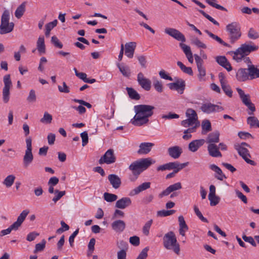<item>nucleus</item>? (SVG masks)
<instances>
[{"label": "nucleus", "mask_w": 259, "mask_h": 259, "mask_svg": "<svg viewBox=\"0 0 259 259\" xmlns=\"http://www.w3.org/2000/svg\"><path fill=\"white\" fill-rule=\"evenodd\" d=\"M155 107L149 105L141 104L134 106L136 113L131 122L135 126H140L147 124L149 118L153 115Z\"/></svg>", "instance_id": "nucleus-1"}, {"label": "nucleus", "mask_w": 259, "mask_h": 259, "mask_svg": "<svg viewBox=\"0 0 259 259\" xmlns=\"http://www.w3.org/2000/svg\"><path fill=\"white\" fill-rule=\"evenodd\" d=\"M155 162V160L151 158H141L132 162L128 168L133 175L137 178L144 170Z\"/></svg>", "instance_id": "nucleus-2"}, {"label": "nucleus", "mask_w": 259, "mask_h": 259, "mask_svg": "<svg viewBox=\"0 0 259 259\" xmlns=\"http://www.w3.org/2000/svg\"><path fill=\"white\" fill-rule=\"evenodd\" d=\"M163 244L166 249H172L178 255L180 254V245L177 242V237L174 232L169 231L164 235Z\"/></svg>", "instance_id": "nucleus-3"}, {"label": "nucleus", "mask_w": 259, "mask_h": 259, "mask_svg": "<svg viewBox=\"0 0 259 259\" xmlns=\"http://www.w3.org/2000/svg\"><path fill=\"white\" fill-rule=\"evenodd\" d=\"M258 47L257 46H251L248 44H242L240 48L235 51H232L231 53L233 54V58L237 62H240L242 58L248 55L252 52L257 50Z\"/></svg>", "instance_id": "nucleus-4"}, {"label": "nucleus", "mask_w": 259, "mask_h": 259, "mask_svg": "<svg viewBox=\"0 0 259 259\" xmlns=\"http://www.w3.org/2000/svg\"><path fill=\"white\" fill-rule=\"evenodd\" d=\"M226 31L231 44H233L241 36V28L239 24L236 22H232L226 26Z\"/></svg>", "instance_id": "nucleus-5"}, {"label": "nucleus", "mask_w": 259, "mask_h": 259, "mask_svg": "<svg viewBox=\"0 0 259 259\" xmlns=\"http://www.w3.org/2000/svg\"><path fill=\"white\" fill-rule=\"evenodd\" d=\"M10 12L5 10L1 17V23L0 25V34H5L10 33L13 31L14 27L13 22H9Z\"/></svg>", "instance_id": "nucleus-6"}, {"label": "nucleus", "mask_w": 259, "mask_h": 259, "mask_svg": "<svg viewBox=\"0 0 259 259\" xmlns=\"http://www.w3.org/2000/svg\"><path fill=\"white\" fill-rule=\"evenodd\" d=\"M236 90L243 104L251 111L248 112V114L249 115L253 114V112L255 111V107L254 104L250 100V95L249 94H245L244 91L239 88H237Z\"/></svg>", "instance_id": "nucleus-7"}, {"label": "nucleus", "mask_w": 259, "mask_h": 259, "mask_svg": "<svg viewBox=\"0 0 259 259\" xmlns=\"http://www.w3.org/2000/svg\"><path fill=\"white\" fill-rule=\"evenodd\" d=\"M26 150L23 157V165L26 168L32 162L33 156L32 153V139L28 137L26 139Z\"/></svg>", "instance_id": "nucleus-8"}, {"label": "nucleus", "mask_w": 259, "mask_h": 259, "mask_svg": "<svg viewBox=\"0 0 259 259\" xmlns=\"http://www.w3.org/2000/svg\"><path fill=\"white\" fill-rule=\"evenodd\" d=\"M4 87L3 90V99L5 103L9 101L10 99V89L12 85V83L10 78V75L7 74L4 77Z\"/></svg>", "instance_id": "nucleus-9"}, {"label": "nucleus", "mask_w": 259, "mask_h": 259, "mask_svg": "<svg viewBox=\"0 0 259 259\" xmlns=\"http://www.w3.org/2000/svg\"><path fill=\"white\" fill-rule=\"evenodd\" d=\"M235 149L238 151L239 155L242 157L246 162L251 165H256V163L255 161L248 158V157H250L251 155L249 154V151L245 147L241 146H235Z\"/></svg>", "instance_id": "nucleus-10"}, {"label": "nucleus", "mask_w": 259, "mask_h": 259, "mask_svg": "<svg viewBox=\"0 0 259 259\" xmlns=\"http://www.w3.org/2000/svg\"><path fill=\"white\" fill-rule=\"evenodd\" d=\"M116 157L114 154V150L112 149L108 150L99 160L100 164H112L115 162Z\"/></svg>", "instance_id": "nucleus-11"}, {"label": "nucleus", "mask_w": 259, "mask_h": 259, "mask_svg": "<svg viewBox=\"0 0 259 259\" xmlns=\"http://www.w3.org/2000/svg\"><path fill=\"white\" fill-rule=\"evenodd\" d=\"M187 165L188 162L180 163L178 161L170 162L158 166L157 167V170L164 171L165 170H175L177 168H180L181 166H183V167H185Z\"/></svg>", "instance_id": "nucleus-12"}, {"label": "nucleus", "mask_w": 259, "mask_h": 259, "mask_svg": "<svg viewBox=\"0 0 259 259\" xmlns=\"http://www.w3.org/2000/svg\"><path fill=\"white\" fill-rule=\"evenodd\" d=\"M201 111L206 114H210L212 112H220L224 110L222 106L212 104L211 103H206L202 104L200 107Z\"/></svg>", "instance_id": "nucleus-13"}, {"label": "nucleus", "mask_w": 259, "mask_h": 259, "mask_svg": "<svg viewBox=\"0 0 259 259\" xmlns=\"http://www.w3.org/2000/svg\"><path fill=\"white\" fill-rule=\"evenodd\" d=\"M167 86L171 90L177 91L180 94H182L185 89L186 83L182 79H178L175 82L169 83Z\"/></svg>", "instance_id": "nucleus-14"}, {"label": "nucleus", "mask_w": 259, "mask_h": 259, "mask_svg": "<svg viewBox=\"0 0 259 259\" xmlns=\"http://www.w3.org/2000/svg\"><path fill=\"white\" fill-rule=\"evenodd\" d=\"M164 32L165 33L178 41H181L182 42L186 41V38L184 35L176 29L172 28H166L165 29Z\"/></svg>", "instance_id": "nucleus-15"}, {"label": "nucleus", "mask_w": 259, "mask_h": 259, "mask_svg": "<svg viewBox=\"0 0 259 259\" xmlns=\"http://www.w3.org/2000/svg\"><path fill=\"white\" fill-rule=\"evenodd\" d=\"M194 56L197 65L198 71L199 72L198 76L199 79L201 80L202 78L204 77L206 75L205 69L203 66V61L201 57L197 54H194Z\"/></svg>", "instance_id": "nucleus-16"}, {"label": "nucleus", "mask_w": 259, "mask_h": 259, "mask_svg": "<svg viewBox=\"0 0 259 259\" xmlns=\"http://www.w3.org/2000/svg\"><path fill=\"white\" fill-rule=\"evenodd\" d=\"M137 81L141 87L146 91H149L151 89V81L144 77L142 72H140L137 75Z\"/></svg>", "instance_id": "nucleus-17"}, {"label": "nucleus", "mask_w": 259, "mask_h": 259, "mask_svg": "<svg viewBox=\"0 0 259 259\" xmlns=\"http://www.w3.org/2000/svg\"><path fill=\"white\" fill-rule=\"evenodd\" d=\"M182 188V185L180 182L175 183L169 186L165 190H163L159 194V197L162 198L164 196L168 195L170 193L180 190Z\"/></svg>", "instance_id": "nucleus-18"}, {"label": "nucleus", "mask_w": 259, "mask_h": 259, "mask_svg": "<svg viewBox=\"0 0 259 259\" xmlns=\"http://www.w3.org/2000/svg\"><path fill=\"white\" fill-rule=\"evenodd\" d=\"M136 48L135 42H126L125 44V55L129 58H132L134 56L135 50Z\"/></svg>", "instance_id": "nucleus-19"}, {"label": "nucleus", "mask_w": 259, "mask_h": 259, "mask_svg": "<svg viewBox=\"0 0 259 259\" xmlns=\"http://www.w3.org/2000/svg\"><path fill=\"white\" fill-rule=\"evenodd\" d=\"M108 179L113 188L117 189L120 187L121 184V181L117 175L110 174L108 176Z\"/></svg>", "instance_id": "nucleus-20"}, {"label": "nucleus", "mask_w": 259, "mask_h": 259, "mask_svg": "<svg viewBox=\"0 0 259 259\" xmlns=\"http://www.w3.org/2000/svg\"><path fill=\"white\" fill-rule=\"evenodd\" d=\"M168 155L174 159L178 158L182 153V149L179 146H175L168 148Z\"/></svg>", "instance_id": "nucleus-21"}, {"label": "nucleus", "mask_w": 259, "mask_h": 259, "mask_svg": "<svg viewBox=\"0 0 259 259\" xmlns=\"http://www.w3.org/2000/svg\"><path fill=\"white\" fill-rule=\"evenodd\" d=\"M248 69L240 68L236 73V78L239 81H245L249 79Z\"/></svg>", "instance_id": "nucleus-22"}, {"label": "nucleus", "mask_w": 259, "mask_h": 259, "mask_svg": "<svg viewBox=\"0 0 259 259\" xmlns=\"http://www.w3.org/2000/svg\"><path fill=\"white\" fill-rule=\"evenodd\" d=\"M205 143L204 139H199L193 140L191 142L188 146L189 150L193 152H195L202 146Z\"/></svg>", "instance_id": "nucleus-23"}, {"label": "nucleus", "mask_w": 259, "mask_h": 259, "mask_svg": "<svg viewBox=\"0 0 259 259\" xmlns=\"http://www.w3.org/2000/svg\"><path fill=\"white\" fill-rule=\"evenodd\" d=\"M215 60L220 65L225 68L227 71H230L232 70L230 63L228 61L225 56H217Z\"/></svg>", "instance_id": "nucleus-24"}, {"label": "nucleus", "mask_w": 259, "mask_h": 259, "mask_svg": "<svg viewBox=\"0 0 259 259\" xmlns=\"http://www.w3.org/2000/svg\"><path fill=\"white\" fill-rule=\"evenodd\" d=\"M132 204V200L129 197H123L116 202L115 207L120 209H124Z\"/></svg>", "instance_id": "nucleus-25"}, {"label": "nucleus", "mask_w": 259, "mask_h": 259, "mask_svg": "<svg viewBox=\"0 0 259 259\" xmlns=\"http://www.w3.org/2000/svg\"><path fill=\"white\" fill-rule=\"evenodd\" d=\"M207 150L210 156L213 157H220L222 155L219 151V148L214 144H209L207 146Z\"/></svg>", "instance_id": "nucleus-26"}, {"label": "nucleus", "mask_w": 259, "mask_h": 259, "mask_svg": "<svg viewBox=\"0 0 259 259\" xmlns=\"http://www.w3.org/2000/svg\"><path fill=\"white\" fill-rule=\"evenodd\" d=\"M154 145L152 143H142L139 146V149L137 151L139 154H146L151 150V148Z\"/></svg>", "instance_id": "nucleus-27"}, {"label": "nucleus", "mask_w": 259, "mask_h": 259, "mask_svg": "<svg viewBox=\"0 0 259 259\" xmlns=\"http://www.w3.org/2000/svg\"><path fill=\"white\" fill-rule=\"evenodd\" d=\"M151 183L150 182H145L135 188L131 191L130 195L134 196L138 194L141 192L146 190L150 187Z\"/></svg>", "instance_id": "nucleus-28"}, {"label": "nucleus", "mask_w": 259, "mask_h": 259, "mask_svg": "<svg viewBox=\"0 0 259 259\" xmlns=\"http://www.w3.org/2000/svg\"><path fill=\"white\" fill-rule=\"evenodd\" d=\"M209 168L217 174V175H215L214 177L218 180L223 181L224 179L227 178L226 176L223 174L222 169L215 164H210Z\"/></svg>", "instance_id": "nucleus-29"}, {"label": "nucleus", "mask_w": 259, "mask_h": 259, "mask_svg": "<svg viewBox=\"0 0 259 259\" xmlns=\"http://www.w3.org/2000/svg\"><path fill=\"white\" fill-rule=\"evenodd\" d=\"M112 228L117 232H122L125 228V224L122 220H116L114 221L111 224Z\"/></svg>", "instance_id": "nucleus-30"}, {"label": "nucleus", "mask_w": 259, "mask_h": 259, "mask_svg": "<svg viewBox=\"0 0 259 259\" xmlns=\"http://www.w3.org/2000/svg\"><path fill=\"white\" fill-rule=\"evenodd\" d=\"M29 213V210L28 209H25L22 211V212L20 214V215L18 216L17 221L15 222L13 224L18 228L21 226L22 224L25 220V218H26L27 215Z\"/></svg>", "instance_id": "nucleus-31"}, {"label": "nucleus", "mask_w": 259, "mask_h": 259, "mask_svg": "<svg viewBox=\"0 0 259 259\" xmlns=\"http://www.w3.org/2000/svg\"><path fill=\"white\" fill-rule=\"evenodd\" d=\"M220 133L218 131H215L212 133H210L206 139V142L207 143L214 144L215 143H218L220 139Z\"/></svg>", "instance_id": "nucleus-32"}, {"label": "nucleus", "mask_w": 259, "mask_h": 259, "mask_svg": "<svg viewBox=\"0 0 259 259\" xmlns=\"http://www.w3.org/2000/svg\"><path fill=\"white\" fill-rule=\"evenodd\" d=\"M248 70L251 79L259 77V69L253 65H248Z\"/></svg>", "instance_id": "nucleus-33"}, {"label": "nucleus", "mask_w": 259, "mask_h": 259, "mask_svg": "<svg viewBox=\"0 0 259 259\" xmlns=\"http://www.w3.org/2000/svg\"><path fill=\"white\" fill-rule=\"evenodd\" d=\"M204 32L207 34L211 38H212L213 39H214L215 40H216L217 41H218V42H219L220 44L223 45L225 47H231V46H230V45L225 42L224 41H223L222 38H221L220 37H219L218 36L213 34L212 32H211L210 31H209V30H207V29H205L204 30Z\"/></svg>", "instance_id": "nucleus-34"}, {"label": "nucleus", "mask_w": 259, "mask_h": 259, "mask_svg": "<svg viewBox=\"0 0 259 259\" xmlns=\"http://www.w3.org/2000/svg\"><path fill=\"white\" fill-rule=\"evenodd\" d=\"M204 32L207 34L211 38H212L213 39H214L215 40H216L217 41H218V42H219L220 44L223 45L225 47H231V46H230V45L225 42L224 41H223L222 38H221L220 37H219L218 36L213 34L212 32H211L210 31H209V30H207V29H205L204 30Z\"/></svg>", "instance_id": "nucleus-35"}, {"label": "nucleus", "mask_w": 259, "mask_h": 259, "mask_svg": "<svg viewBox=\"0 0 259 259\" xmlns=\"http://www.w3.org/2000/svg\"><path fill=\"white\" fill-rule=\"evenodd\" d=\"M26 2H24L17 8L15 12V16L17 18L19 19L23 15L26 9Z\"/></svg>", "instance_id": "nucleus-36"}, {"label": "nucleus", "mask_w": 259, "mask_h": 259, "mask_svg": "<svg viewBox=\"0 0 259 259\" xmlns=\"http://www.w3.org/2000/svg\"><path fill=\"white\" fill-rule=\"evenodd\" d=\"M186 114L188 118L192 119V121L194 122H199L197 114L194 109L191 108L188 109L186 111Z\"/></svg>", "instance_id": "nucleus-37"}, {"label": "nucleus", "mask_w": 259, "mask_h": 259, "mask_svg": "<svg viewBox=\"0 0 259 259\" xmlns=\"http://www.w3.org/2000/svg\"><path fill=\"white\" fill-rule=\"evenodd\" d=\"M37 49L40 53L46 52V47L44 37H39L37 41Z\"/></svg>", "instance_id": "nucleus-38"}, {"label": "nucleus", "mask_w": 259, "mask_h": 259, "mask_svg": "<svg viewBox=\"0 0 259 259\" xmlns=\"http://www.w3.org/2000/svg\"><path fill=\"white\" fill-rule=\"evenodd\" d=\"M117 67L119 68V71L122 74L126 77H128L131 75V71L129 67L125 66L123 64L117 65Z\"/></svg>", "instance_id": "nucleus-39"}, {"label": "nucleus", "mask_w": 259, "mask_h": 259, "mask_svg": "<svg viewBox=\"0 0 259 259\" xmlns=\"http://www.w3.org/2000/svg\"><path fill=\"white\" fill-rule=\"evenodd\" d=\"M126 90L130 98L132 99L138 100L140 99V96L138 92L132 88L127 87Z\"/></svg>", "instance_id": "nucleus-40"}, {"label": "nucleus", "mask_w": 259, "mask_h": 259, "mask_svg": "<svg viewBox=\"0 0 259 259\" xmlns=\"http://www.w3.org/2000/svg\"><path fill=\"white\" fill-rule=\"evenodd\" d=\"M177 65L178 66L181 68V70L190 75H193V71L190 67H186L183 63L181 61H178L177 62Z\"/></svg>", "instance_id": "nucleus-41"}, {"label": "nucleus", "mask_w": 259, "mask_h": 259, "mask_svg": "<svg viewBox=\"0 0 259 259\" xmlns=\"http://www.w3.org/2000/svg\"><path fill=\"white\" fill-rule=\"evenodd\" d=\"M202 128L203 134H205L212 130L211 123L208 120H203L202 122Z\"/></svg>", "instance_id": "nucleus-42"}, {"label": "nucleus", "mask_w": 259, "mask_h": 259, "mask_svg": "<svg viewBox=\"0 0 259 259\" xmlns=\"http://www.w3.org/2000/svg\"><path fill=\"white\" fill-rule=\"evenodd\" d=\"M15 176L13 175L8 176L3 182V184L7 187L9 188L12 186L15 180Z\"/></svg>", "instance_id": "nucleus-43"}, {"label": "nucleus", "mask_w": 259, "mask_h": 259, "mask_svg": "<svg viewBox=\"0 0 259 259\" xmlns=\"http://www.w3.org/2000/svg\"><path fill=\"white\" fill-rule=\"evenodd\" d=\"M247 122L252 127L255 125L259 128V120L254 116H249L247 119Z\"/></svg>", "instance_id": "nucleus-44"}, {"label": "nucleus", "mask_w": 259, "mask_h": 259, "mask_svg": "<svg viewBox=\"0 0 259 259\" xmlns=\"http://www.w3.org/2000/svg\"><path fill=\"white\" fill-rule=\"evenodd\" d=\"M104 199L109 202H113L117 199V196L115 194L105 192L104 194Z\"/></svg>", "instance_id": "nucleus-45"}, {"label": "nucleus", "mask_w": 259, "mask_h": 259, "mask_svg": "<svg viewBox=\"0 0 259 259\" xmlns=\"http://www.w3.org/2000/svg\"><path fill=\"white\" fill-rule=\"evenodd\" d=\"M221 87L226 95L230 98L232 97L233 92L229 84H227L226 82L225 83H222Z\"/></svg>", "instance_id": "nucleus-46"}, {"label": "nucleus", "mask_w": 259, "mask_h": 259, "mask_svg": "<svg viewBox=\"0 0 259 259\" xmlns=\"http://www.w3.org/2000/svg\"><path fill=\"white\" fill-rule=\"evenodd\" d=\"M52 120V116L47 112H45L42 118L40 119V122L43 123H51Z\"/></svg>", "instance_id": "nucleus-47"}, {"label": "nucleus", "mask_w": 259, "mask_h": 259, "mask_svg": "<svg viewBox=\"0 0 259 259\" xmlns=\"http://www.w3.org/2000/svg\"><path fill=\"white\" fill-rule=\"evenodd\" d=\"M217 2V0L215 1H212V0H206V2L209 4L210 6H211L212 7H214L217 9L224 11H227V9H226L225 7L217 4L215 3Z\"/></svg>", "instance_id": "nucleus-48"}, {"label": "nucleus", "mask_w": 259, "mask_h": 259, "mask_svg": "<svg viewBox=\"0 0 259 259\" xmlns=\"http://www.w3.org/2000/svg\"><path fill=\"white\" fill-rule=\"evenodd\" d=\"M247 36L250 39H256L259 38V34L253 28H250L248 32Z\"/></svg>", "instance_id": "nucleus-49"}, {"label": "nucleus", "mask_w": 259, "mask_h": 259, "mask_svg": "<svg viewBox=\"0 0 259 259\" xmlns=\"http://www.w3.org/2000/svg\"><path fill=\"white\" fill-rule=\"evenodd\" d=\"M153 223V220L151 219L150 220L147 221L144 225L143 227L142 231L144 235L146 236H148L149 234V230L151 228V225Z\"/></svg>", "instance_id": "nucleus-50"}, {"label": "nucleus", "mask_w": 259, "mask_h": 259, "mask_svg": "<svg viewBox=\"0 0 259 259\" xmlns=\"http://www.w3.org/2000/svg\"><path fill=\"white\" fill-rule=\"evenodd\" d=\"M46 243V241L45 240V239H42L40 243L36 244L35 246L34 252L36 253L37 252L42 251L45 248Z\"/></svg>", "instance_id": "nucleus-51"}, {"label": "nucleus", "mask_w": 259, "mask_h": 259, "mask_svg": "<svg viewBox=\"0 0 259 259\" xmlns=\"http://www.w3.org/2000/svg\"><path fill=\"white\" fill-rule=\"evenodd\" d=\"M66 193L65 191H60L58 190H55V194L56 196L52 199V201L54 203H56L62 197L65 195Z\"/></svg>", "instance_id": "nucleus-52"}, {"label": "nucleus", "mask_w": 259, "mask_h": 259, "mask_svg": "<svg viewBox=\"0 0 259 259\" xmlns=\"http://www.w3.org/2000/svg\"><path fill=\"white\" fill-rule=\"evenodd\" d=\"M208 198L210 201V205L211 206H215L220 201V198L215 194L212 195L211 197L208 196Z\"/></svg>", "instance_id": "nucleus-53"}, {"label": "nucleus", "mask_w": 259, "mask_h": 259, "mask_svg": "<svg viewBox=\"0 0 259 259\" xmlns=\"http://www.w3.org/2000/svg\"><path fill=\"white\" fill-rule=\"evenodd\" d=\"M194 210L196 215L199 218V219L204 223H208L207 219L204 218L201 212L200 211L199 208L197 206L195 205L194 206Z\"/></svg>", "instance_id": "nucleus-54"}, {"label": "nucleus", "mask_w": 259, "mask_h": 259, "mask_svg": "<svg viewBox=\"0 0 259 259\" xmlns=\"http://www.w3.org/2000/svg\"><path fill=\"white\" fill-rule=\"evenodd\" d=\"M191 42L192 44L195 45L198 48L206 49V46L205 44L201 41L198 38L196 37L191 40Z\"/></svg>", "instance_id": "nucleus-55"}, {"label": "nucleus", "mask_w": 259, "mask_h": 259, "mask_svg": "<svg viewBox=\"0 0 259 259\" xmlns=\"http://www.w3.org/2000/svg\"><path fill=\"white\" fill-rule=\"evenodd\" d=\"M153 87L155 90L158 93L163 92V85L161 81L155 80L153 82Z\"/></svg>", "instance_id": "nucleus-56"}, {"label": "nucleus", "mask_w": 259, "mask_h": 259, "mask_svg": "<svg viewBox=\"0 0 259 259\" xmlns=\"http://www.w3.org/2000/svg\"><path fill=\"white\" fill-rule=\"evenodd\" d=\"M18 229L13 224L11 225L8 228L5 230H3L1 232V235L4 236L7 234H9L11 233L12 230L16 231Z\"/></svg>", "instance_id": "nucleus-57"}, {"label": "nucleus", "mask_w": 259, "mask_h": 259, "mask_svg": "<svg viewBox=\"0 0 259 259\" xmlns=\"http://www.w3.org/2000/svg\"><path fill=\"white\" fill-rule=\"evenodd\" d=\"M199 12L206 19H207L209 21L212 22L213 24L219 26V23L216 20H215L213 18L210 16L209 15L206 14L204 11L199 10Z\"/></svg>", "instance_id": "nucleus-58"}, {"label": "nucleus", "mask_w": 259, "mask_h": 259, "mask_svg": "<svg viewBox=\"0 0 259 259\" xmlns=\"http://www.w3.org/2000/svg\"><path fill=\"white\" fill-rule=\"evenodd\" d=\"M51 42L56 48L61 49L63 48V44L59 41L56 36H53L51 38Z\"/></svg>", "instance_id": "nucleus-59"}, {"label": "nucleus", "mask_w": 259, "mask_h": 259, "mask_svg": "<svg viewBox=\"0 0 259 259\" xmlns=\"http://www.w3.org/2000/svg\"><path fill=\"white\" fill-rule=\"evenodd\" d=\"M36 96L35 92L34 90H31L29 92L28 96L27 98V100L29 102H34L36 101Z\"/></svg>", "instance_id": "nucleus-60"}, {"label": "nucleus", "mask_w": 259, "mask_h": 259, "mask_svg": "<svg viewBox=\"0 0 259 259\" xmlns=\"http://www.w3.org/2000/svg\"><path fill=\"white\" fill-rule=\"evenodd\" d=\"M238 136L240 139L243 140L249 138H253V136L250 133L245 132H239L238 133Z\"/></svg>", "instance_id": "nucleus-61"}, {"label": "nucleus", "mask_w": 259, "mask_h": 259, "mask_svg": "<svg viewBox=\"0 0 259 259\" xmlns=\"http://www.w3.org/2000/svg\"><path fill=\"white\" fill-rule=\"evenodd\" d=\"M242 239L244 241L249 243L253 246L255 247L256 246V244L252 237L247 236L245 235H243L242 236Z\"/></svg>", "instance_id": "nucleus-62"}, {"label": "nucleus", "mask_w": 259, "mask_h": 259, "mask_svg": "<svg viewBox=\"0 0 259 259\" xmlns=\"http://www.w3.org/2000/svg\"><path fill=\"white\" fill-rule=\"evenodd\" d=\"M80 137L82 139V146H85L89 141L88 134L86 131H84L80 134Z\"/></svg>", "instance_id": "nucleus-63"}, {"label": "nucleus", "mask_w": 259, "mask_h": 259, "mask_svg": "<svg viewBox=\"0 0 259 259\" xmlns=\"http://www.w3.org/2000/svg\"><path fill=\"white\" fill-rule=\"evenodd\" d=\"M149 250V247H146L140 253L136 259H146L148 256L147 252Z\"/></svg>", "instance_id": "nucleus-64"}]
</instances>
